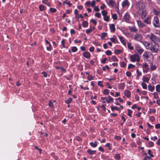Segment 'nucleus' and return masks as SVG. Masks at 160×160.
<instances>
[{"label":"nucleus","mask_w":160,"mask_h":160,"mask_svg":"<svg viewBox=\"0 0 160 160\" xmlns=\"http://www.w3.org/2000/svg\"><path fill=\"white\" fill-rule=\"evenodd\" d=\"M128 28L129 30L132 32H136L138 31V29L136 28L135 25L128 26Z\"/></svg>","instance_id":"4468645a"},{"label":"nucleus","mask_w":160,"mask_h":160,"mask_svg":"<svg viewBox=\"0 0 160 160\" xmlns=\"http://www.w3.org/2000/svg\"><path fill=\"white\" fill-rule=\"evenodd\" d=\"M131 17L129 14L127 12L125 13L123 17V21L126 22L127 23H129L130 22Z\"/></svg>","instance_id":"6e6552de"},{"label":"nucleus","mask_w":160,"mask_h":160,"mask_svg":"<svg viewBox=\"0 0 160 160\" xmlns=\"http://www.w3.org/2000/svg\"><path fill=\"white\" fill-rule=\"evenodd\" d=\"M145 18L143 19L145 23L148 24L151 23V17L150 16H148L146 18Z\"/></svg>","instance_id":"ddd939ff"},{"label":"nucleus","mask_w":160,"mask_h":160,"mask_svg":"<svg viewBox=\"0 0 160 160\" xmlns=\"http://www.w3.org/2000/svg\"><path fill=\"white\" fill-rule=\"evenodd\" d=\"M137 15L141 16L142 19L146 18L147 14L144 4L141 2H136L134 6Z\"/></svg>","instance_id":"f257e3e1"},{"label":"nucleus","mask_w":160,"mask_h":160,"mask_svg":"<svg viewBox=\"0 0 160 160\" xmlns=\"http://www.w3.org/2000/svg\"><path fill=\"white\" fill-rule=\"evenodd\" d=\"M135 67L134 65H132L131 64H129L128 66V68L129 69L131 68H134Z\"/></svg>","instance_id":"c03bdc74"},{"label":"nucleus","mask_w":160,"mask_h":160,"mask_svg":"<svg viewBox=\"0 0 160 160\" xmlns=\"http://www.w3.org/2000/svg\"><path fill=\"white\" fill-rule=\"evenodd\" d=\"M118 37L120 39V41L124 45V46H126V42L125 41V39L123 37L120 36H118Z\"/></svg>","instance_id":"dca6fc26"},{"label":"nucleus","mask_w":160,"mask_h":160,"mask_svg":"<svg viewBox=\"0 0 160 160\" xmlns=\"http://www.w3.org/2000/svg\"><path fill=\"white\" fill-rule=\"evenodd\" d=\"M112 59L114 62H117L118 61L117 58L115 56H113L112 57Z\"/></svg>","instance_id":"72a5a7b5"},{"label":"nucleus","mask_w":160,"mask_h":160,"mask_svg":"<svg viewBox=\"0 0 160 160\" xmlns=\"http://www.w3.org/2000/svg\"><path fill=\"white\" fill-rule=\"evenodd\" d=\"M130 59L131 61L132 62H140V58L138 54H135L132 55L130 57Z\"/></svg>","instance_id":"39448f33"},{"label":"nucleus","mask_w":160,"mask_h":160,"mask_svg":"<svg viewBox=\"0 0 160 160\" xmlns=\"http://www.w3.org/2000/svg\"><path fill=\"white\" fill-rule=\"evenodd\" d=\"M48 105H49V106H50V107H51V108H53L54 107V106L53 105V103L50 100L49 101V103Z\"/></svg>","instance_id":"3c124183"},{"label":"nucleus","mask_w":160,"mask_h":160,"mask_svg":"<svg viewBox=\"0 0 160 160\" xmlns=\"http://www.w3.org/2000/svg\"><path fill=\"white\" fill-rule=\"evenodd\" d=\"M94 48L93 47H90L89 49V50L90 51L92 52L94 51Z\"/></svg>","instance_id":"774afa93"},{"label":"nucleus","mask_w":160,"mask_h":160,"mask_svg":"<svg viewBox=\"0 0 160 160\" xmlns=\"http://www.w3.org/2000/svg\"><path fill=\"white\" fill-rule=\"evenodd\" d=\"M149 50L152 53H157L159 50V47L158 44L151 43Z\"/></svg>","instance_id":"7ed1b4c3"},{"label":"nucleus","mask_w":160,"mask_h":160,"mask_svg":"<svg viewBox=\"0 0 160 160\" xmlns=\"http://www.w3.org/2000/svg\"><path fill=\"white\" fill-rule=\"evenodd\" d=\"M122 52L121 50H120L115 49L114 50V53L118 55L120 54Z\"/></svg>","instance_id":"cd10ccee"},{"label":"nucleus","mask_w":160,"mask_h":160,"mask_svg":"<svg viewBox=\"0 0 160 160\" xmlns=\"http://www.w3.org/2000/svg\"><path fill=\"white\" fill-rule=\"evenodd\" d=\"M72 100L71 98H69L67 100L65 101V102L67 104H69L71 103Z\"/></svg>","instance_id":"c756f323"},{"label":"nucleus","mask_w":160,"mask_h":160,"mask_svg":"<svg viewBox=\"0 0 160 160\" xmlns=\"http://www.w3.org/2000/svg\"><path fill=\"white\" fill-rule=\"evenodd\" d=\"M112 17L114 20H116L117 19V16L116 14H114L112 15Z\"/></svg>","instance_id":"a18cd8bd"},{"label":"nucleus","mask_w":160,"mask_h":160,"mask_svg":"<svg viewBox=\"0 0 160 160\" xmlns=\"http://www.w3.org/2000/svg\"><path fill=\"white\" fill-rule=\"evenodd\" d=\"M111 109L112 111L114 109H116L117 111L120 110V109L119 108L117 107H113L112 106H111Z\"/></svg>","instance_id":"7c9ffc66"},{"label":"nucleus","mask_w":160,"mask_h":160,"mask_svg":"<svg viewBox=\"0 0 160 160\" xmlns=\"http://www.w3.org/2000/svg\"><path fill=\"white\" fill-rule=\"evenodd\" d=\"M121 5L122 8H128L130 5V3L128 0H125L122 2Z\"/></svg>","instance_id":"9d476101"},{"label":"nucleus","mask_w":160,"mask_h":160,"mask_svg":"<svg viewBox=\"0 0 160 160\" xmlns=\"http://www.w3.org/2000/svg\"><path fill=\"white\" fill-rule=\"evenodd\" d=\"M142 80L143 81V82H146L147 83H148V82L149 80V79L148 77H145L144 76L143 77Z\"/></svg>","instance_id":"b1692460"},{"label":"nucleus","mask_w":160,"mask_h":160,"mask_svg":"<svg viewBox=\"0 0 160 160\" xmlns=\"http://www.w3.org/2000/svg\"><path fill=\"white\" fill-rule=\"evenodd\" d=\"M120 156L119 154H117L115 156V158L117 159H120Z\"/></svg>","instance_id":"5fc2aeb1"},{"label":"nucleus","mask_w":160,"mask_h":160,"mask_svg":"<svg viewBox=\"0 0 160 160\" xmlns=\"http://www.w3.org/2000/svg\"><path fill=\"white\" fill-rule=\"evenodd\" d=\"M128 46V48L131 50H132L133 49V48L131 46V44L130 43H128L127 44Z\"/></svg>","instance_id":"f704fd0d"},{"label":"nucleus","mask_w":160,"mask_h":160,"mask_svg":"<svg viewBox=\"0 0 160 160\" xmlns=\"http://www.w3.org/2000/svg\"><path fill=\"white\" fill-rule=\"evenodd\" d=\"M148 88L150 91L152 92L155 89V86H152L150 85H148Z\"/></svg>","instance_id":"aec40b11"},{"label":"nucleus","mask_w":160,"mask_h":160,"mask_svg":"<svg viewBox=\"0 0 160 160\" xmlns=\"http://www.w3.org/2000/svg\"><path fill=\"white\" fill-rule=\"evenodd\" d=\"M107 33L106 32H103L102 33L101 36V38L102 39H103L107 36Z\"/></svg>","instance_id":"e433bc0d"},{"label":"nucleus","mask_w":160,"mask_h":160,"mask_svg":"<svg viewBox=\"0 0 160 160\" xmlns=\"http://www.w3.org/2000/svg\"><path fill=\"white\" fill-rule=\"evenodd\" d=\"M107 4L110 7H113L115 4V2L113 0H106Z\"/></svg>","instance_id":"9b49d317"},{"label":"nucleus","mask_w":160,"mask_h":160,"mask_svg":"<svg viewBox=\"0 0 160 160\" xmlns=\"http://www.w3.org/2000/svg\"><path fill=\"white\" fill-rule=\"evenodd\" d=\"M90 144L92 147L95 148L97 146L98 142L97 141H95L94 142H91L90 143Z\"/></svg>","instance_id":"4be33fe9"},{"label":"nucleus","mask_w":160,"mask_h":160,"mask_svg":"<svg viewBox=\"0 0 160 160\" xmlns=\"http://www.w3.org/2000/svg\"><path fill=\"white\" fill-rule=\"evenodd\" d=\"M109 17L107 16H104L103 19L104 21H108L109 19Z\"/></svg>","instance_id":"37998d69"},{"label":"nucleus","mask_w":160,"mask_h":160,"mask_svg":"<svg viewBox=\"0 0 160 160\" xmlns=\"http://www.w3.org/2000/svg\"><path fill=\"white\" fill-rule=\"evenodd\" d=\"M142 38L143 36L142 35L139 33H137L134 35L133 39L135 41L141 42Z\"/></svg>","instance_id":"423d86ee"},{"label":"nucleus","mask_w":160,"mask_h":160,"mask_svg":"<svg viewBox=\"0 0 160 160\" xmlns=\"http://www.w3.org/2000/svg\"><path fill=\"white\" fill-rule=\"evenodd\" d=\"M50 11L52 12H54L56 11V9L53 8H50Z\"/></svg>","instance_id":"13d9d810"},{"label":"nucleus","mask_w":160,"mask_h":160,"mask_svg":"<svg viewBox=\"0 0 160 160\" xmlns=\"http://www.w3.org/2000/svg\"><path fill=\"white\" fill-rule=\"evenodd\" d=\"M109 26L111 32H114L115 30V25L114 24H109Z\"/></svg>","instance_id":"2eb2a0df"},{"label":"nucleus","mask_w":160,"mask_h":160,"mask_svg":"<svg viewBox=\"0 0 160 160\" xmlns=\"http://www.w3.org/2000/svg\"><path fill=\"white\" fill-rule=\"evenodd\" d=\"M153 13L154 14L156 15H159V12L158 11H157L155 9H153Z\"/></svg>","instance_id":"c9c22d12"},{"label":"nucleus","mask_w":160,"mask_h":160,"mask_svg":"<svg viewBox=\"0 0 160 160\" xmlns=\"http://www.w3.org/2000/svg\"><path fill=\"white\" fill-rule=\"evenodd\" d=\"M135 51L141 54L144 52V49L139 45L136 44L135 46Z\"/></svg>","instance_id":"20e7f679"},{"label":"nucleus","mask_w":160,"mask_h":160,"mask_svg":"<svg viewBox=\"0 0 160 160\" xmlns=\"http://www.w3.org/2000/svg\"><path fill=\"white\" fill-rule=\"evenodd\" d=\"M128 113L127 114V115L129 116L130 117H132V115H131V113H132V111L131 110V109H128Z\"/></svg>","instance_id":"58836bf2"},{"label":"nucleus","mask_w":160,"mask_h":160,"mask_svg":"<svg viewBox=\"0 0 160 160\" xmlns=\"http://www.w3.org/2000/svg\"><path fill=\"white\" fill-rule=\"evenodd\" d=\"M109 90L107 89H105L103 91V93L105 95H107L109 93Z\"/></svg>","instance_id":"de8ad7c7"},{"label":"nucleus","mask_w":160,"mask_h":160,"mask_svg":"<svg viewBox=\"0 0 160 160\" xmlns=\"http://www.w3.org/2000/svg\"><path fill=\"white\" fill-rule=\"evenodd\" d=\"M152 56V58H153V56L152 54L150 52L148 51H145L143 54V56L144 57V59H146L147 60L148 59V58L150 56Z\"/></svg>","instance_id":"1a4fd4ad"},{"label":"nucleus","mask_w":160,"mask_h":160,"mask_svg":"<svg viewBox=\"0 0 160 160\" xmlns=\"http://www.w3.org/2000/svg\"><path fill=\"white\" fill-rule=\"evenodd\" d=\"M106 54L107 55H110L112 54V52L110 50H107L106 52Z\"/></svg>","instance_id":"8fccbe9b"},{"label":"nucleus","mask_w":160,"mask_h":160,"mask_svg":"<svg viewBox=\"0 0 160 160\" xmlns=\"http://www.w3.org/2000/svg\"><path fill=\"white\" fill-rule=\"evenodd\" d=\"M137 78H138L140 76L142 75V73L141 72L139 71L138 69L137 70Z\"/></svg>","instance_id":"4c0bfd02"},{"label":"nucleus","mask_w":160,"mask_h":160,"mask_svg":"<svg viewBox=\"0 0 160 160\" xmlns=\"http://www.w3.org/2000/svg\"><path fill=\"white\" fill-rule=\"evenodd\" d=\"M156 91L158 92H160V85L158 84L156 87Z\"/></svg>","instance_id":"2f4dec72"},{"label":"nucleus","mask_w":160,"mask_h":160,"mask_svg":"<svg viewBox=\"0 0 160 160\" xmlns=\"http://www.w3.org/2000/svg\"><path fill=\"white\" fill-rule=\"evenodd\" d=\"M92 29L90 28L89 29H87L86 30V32L87 34H88L90 33L92 31Z\"/></svg>","instance_id":"79ce46f5"},{"label":"nucleus","mask_w":160,"mask_h":160,"mask_svg":"<svg viewBox=\"0 0 160 160\" xmlns=\"http://www.w3.org/2000/svg\"><path fill=\"white\" fill-rule=\"evenodd\" d=\"M150 69L151 70L153 71L156 70V67L155 66L152 65L151 66Z\"/></svg>","instance_id":"49530a36"},{"label":"nucleus","mask_w":160,"mask_h":160,"mask_svg":"<svg viewBox=\"0 0 160 160\" xmlns=\"http://www.w3.org/2000/svg\"><path fill=\"white\" fill-rule=\"evenodd\" d=\"M82 25L83 27H86L88 25V23L86 21H84L82 22Z\"/></svg>","instance_id":"bb28decb"},{"label":"nucleus","mask_w":160,"mask_h":160,"mask_svg":"<svg viewBox=\"0 0 160 160\" xmlns=\"http://www.w3.org/2000/svg\"><path fill=\"white\" fill-rule=\"evenodd\" d=\"M96 151L92 150L90 149L87 150V152L90 155H92L96 153Z\"/></svg>","instance_id":"5701e85b"},{"label":"nucleus","mask_w":160,"mask_h":160,"mask_svg":"<svg viewBox=\"0 0 160 160\" xmlns=\"http://www.w3.org/2000/svg\"><path fill=\"white\" fill-rule=\"evenodd\" d=\"M147 37L151 41L155 44L159 42V38L153 33L147 35Z\"/></svg>","instance_id":"f03ea898"},{"label":"nucleus","mask_w":160,"mask_h":160,"mask_svg":"<svg viewBox=\"0 0 160 160\" xmlns=\"http://www.w3.org/2000/svg\"><path fill=\"white\" fill-rule=\"evenodd\" d=\"M84 57L87 58H90V54L88 52H85L83 53Z\"/></svg>","instance_id":"6ab92c4d"},{"label":"nucleus","mask_w":160,"mask_h":160,"mask_svg":"<svg viewBox=\"0 0 160 160\" xmlns=\"http://www.w3.org/2000/svg\"><path fill=\"white\" fill-rule=\"evenodd\" d=\"M102 83V82L101 81H98V84L99 86H100L101 87H103V85Z\"/></svg>","instance_id":"680f3d73"},{"label":"nucleus","mask_w":160,"mask_h":160,"mask_svg":"<svg viewBox=\"0 0 160 160\" xmlns=\"http://www.w3.org/2000/svg\"><path fill=\"white\" fill-rule=\"evenodd\" d=\"M124 94L125 96L128 98H129L131 96V93L129 90H125L124 92Z\"/></svg>","instance_id":"f3484780"},{"label":"nucleus","mask_w":160,"mask_h":160,"mask_svg":"<svg viewBox=\"0 0 160 160\" xmlns=\"http://www.w3.org/2000/svg\"><path fill=\"white\" fill-rule=\"evenodd\" d=\"M72 52H76L77 51V48L75 47H72Z\"/></svg>","instance_id":"864d4df0"},{"label":"nucleus","mask_w":160,"mask_h":160,"mask_svg":"<svg viewBox=\"0 0 160 160\" xmlns=\"http://www.w3.org/2000/svg\"><path fill=\"white\" fill-rule=\"evenodd\" d=\"M91 22H92V23H93V24L95 25H96V24H97V22L96 21L93 19H92L91 20Z\"/></svg>","instance_id":"052dcab7"},{"label":"nucleus","mask_w":160,"mask_h":160,"mask_svg":"<svg viewBox=\"0 0 160 160\" xmlns=\"http://www.w3.org/2000/svg\"><path fill=\"white\" fill-rule=\"evenodd\" d=\"M95 5V1H93L92 2L91 6L92 7H94Z\"/></svg>","instance_id":"e2e57ef3"},{"label":"nucleus","mask_w":160,"mask_h":160,"mask_svg":"<svg viewBox=\"0 0 160 160\" xmlns=\"http://www.w3.org/2000/svg\"><path fill=\"white\" fill-rule=\"evenodd\" d=\"M102 13L103 16H105L107 14V12L106 10H103L102 12Z\"/></svg>","instance_id":"09e8293b"},{"label":"nucleus","mask_w":160,"mask_h":160,"mask_svg":"<svg viewBox=\"0 0 160 160\" xmlns=\"http://www.w3.org/2000/svg\"><path fill=\"white\" fill-rule=\"evenodd\" d=\"M149 110H150V112L155 113L156 111V109H154V108L153 109H150Z\"/></svg>","instance_id":"338daca9"},{"label":"nucleus","mask_w":160,"mask_h":160,"mask_svg":"<svg viewBox=\"0 0 160 160\" xmlns=\"http://www.w3.org/2000/svg\"><path fill=\"white\" fill-rule=\"evenodd\" d=\"M148 64L147 63H145L142 64V68L143 69V72H145L144 68H148Z\"/></svg>","instance_id":"393cba45"},{"label":"nucleus","mask_w":160,"mask_h":160,"mask_svg":"<svg viewBox=\"0 0 160 160\" xmlns=\"http://www.w3.org/2000/svg\"><path fill=\"white\" fill-rule=\"evenodd\" d=\"M151 153V150L150 149L149 150H148V154L150 155V157H154V156L153 155V154H152Z\"/></svg>","instance_id":"bf43d9fd"},{"label":"nucleus","mask_w":160,"mask_h":160,"mask_svg":"<svg viewBox=\"0 0 160 160\" xmlns=\"http://www.w3.org/2000/svg\"><path fill=\"white\" fill-rule=\"evenodd\" d=\"M148 144L151 147H152L154 146V143L152 141H149L148 142Z\"/></svg>","instance_id":"0e129e2a"},{"label":"nucleus","mask_w":160,"mask_h":160,"mask_svg":"<svg viewBox=\"0 0 160 160\" xmlns=\"http://www.w3.org/2000/svg\"><path fill=\"white\" fill-rule=\"evenodd\" d=\"M44 6L43 5H41L39 7V10L40 11H43L44 9Z\"/></svg>","instance_id":"ea45409f"},{"label":"nucleus","mask_w":160,"mask_h":160,"mask_svg":"<svg viewBox=\"0 0 160 160\" xmlns=\"http://www.w3.org/2000/svg\"><path fill=\"white\" fill-rule=\"evenodd\" d=\"M142 43L145 47L146 49L149 50L150 48V46H151V43L145 41L143 42Z\"/></svg>","instance_id":"f8f14e48"},{"label":"nucleus","mask_w":160,"mask_h":160,"mask_svg":"<svg viewBox=\"0 0 160 160\" xmlns=\"http://www.w3.org/2000/svg\"><path fill=\"white\" fill-rule=\"evenodd\" d=\"M152 23L154 26L156 27H158L160 26L159 21L158 17L156 16L154 18Z\"/></svg>","instance_id":"0eeeda50"},{"label":"nucleus","mask_w":160,"mask_h":160,"mask_svg":"<svg viewBox=\"0 0 160 160\" xmlns=\"http://www.w3.org/2000/svg\"><path fill=\"white\" fill-rule=\"evenodd\" d=\"M46 5H47L48 6H50V3L49 2H48V1H47L46 2H43Z\"/></svg>","instance_id":"69168bd1"},{"label":"nucleus","mask_w":160,"mask_h":160,"mask_svg":"<svg viewBox=\"0 0 160 160\" xmlns=\"http://www.w3.org/2000/svg\"><path fill=\"white\" fill-rule=\"evenodd\" d=\"M120 65L121 67H124L126 66V64L124 62H121Z\"/></svg>","instance_id":"6e6d98bb"},{"label":"nucleus","mask_w":160,"mask_h":160,"mask_svg":"<svg viewBox=\"0 0 160 160\" xmlns=\"http://www.w3.org/2000/svg\"><path fill=\"white\" fill-rule=\"evenodd\" d=\"M142 86L143 89H147V85L144 82H142Z\"/></svg>","instance_id":"a878e982"},{"label":"nucleus","mask_w":160,"mask_h":160,"mask_svg":"<svg viewBox=\"0 0 160 160\" xmlns=\"http://www.w3.org/2000/svg\"><path fill=\"white\" fill-rule=\"evenodd\" d=\"M87 78H88V79L89 80H90V81H91V80H92L94 79L93 77H92L91 75H89L88 76Z\"/></svg>","instance_id":"a19ab883"},{"label":"nucleus","mask_w":160,"mask_h":160,"mask_svg":"<svg viewBox=\"0 0 160 160\" xmlns=\"http://www.w3.org/2000/svg\"><path fill=\"white\" fill-rule=\"evenodd\" d=\"M118 88L119 89L123 90L125 87V84L124 83H122L118 85Z\"/></svg>","instance_id":"a211bd4d"},{"label":"nucleus","mask_w":160,"mask_h":160,"mask_svg":"<svg viewBox=\"0 0 160 160\" xmlns=\"http://www.w3.org/2000/svg\"><path fill=\"white\" fill-rule=\"evenodd\" d=\"M154 98L157 99L158 98V94L157 92H155L152 93Z\"/></svg>","instance_id":"473e14b6"},{"label":"nucleus","mask_w":160,"mask_h":160,"mask_svg":"<svg viewBox=\"0 0 160 160\" xmlns=\"http://www.w3.org/2000/svg\"><path fill=\"white\" fill-rule=\"evenodd\" d=\"M108 99H107V102L108 103H109L111 102L112 101H113V98L110 96H109L108 97Z\"/></svg>","instance_id":"c85d7f7f"},{"label":"nucleus","mask_w":160,"mask_h":160,"mask_svg":"<svg viewBox=\"0 0 160 160\" xmlns=\"http://www.w3.org/2000/svg\"><path fill=\"white\" fill-rule=\"evenodd\" d=\"M137 22L138 26L139 27H142L145 26V25L140 20H137Z\"/></svg>","instance_id":"412c9836"},{"label":"nucleus","mask_w":160,"mask_h":160,"mask_svg":"<svg viewBox=\"0 0 160 160\" xmlns=\"http://www.w3.org/2000/svg\"><path fill=\"white\" fill-rule=\"evenodd\" d=\"M95 16L98 18H100L101 17V14L99 12H97L95 14Z\"/></svg>","instance_id":"603ef678"},{"label":"nucleus","mask_w":160,"mask_h":160,"mask_svg":"<svg viewBox=\"0 0 160 160\" xmlns=\"http://www.w3.org/2000/svg\"><path fill=\"white\" fill-rule=\"evenodd\" d=\"M147 92L145 91H141L140 95L142 94L143 95H146L147 94Z\"/></svg>","instance_id":"4d7b16f0"}]
</instances>
